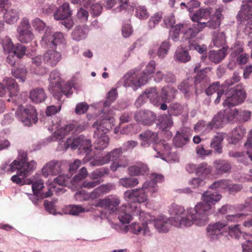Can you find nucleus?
<instances>
[{"label": "nucleus", "mask_w": 252, "mask_h": 252, "mask_svg": "<svg viewBox=\"0 0 252 252\" xmlns=\"http://www.w3.org/2000/svg\"><path fill=\"white\" fill-rule=\"evenodd\" d=\"M221 198V195L217 192L206 191L202 194V202L198 203L194 208L188 209V214L185 213L184 207L173 203L169 209L170 214L173 216L170 221L178 227H189L192 224L200 226L205 225L209 222V216L214 212L212 205Z\"/></svg>", "instance_id": "1"}, {"label": "nucleus", "mask_w": 252, "mask_h": 252, "mask_svg": "<svg viewBox=\"0 0 252 252\" xmlns=\"http://www.w3.org/2000/svg\"><path fill=\"white\" fill-rule=\"evenodd\" d=\"M227 95L223 103L224 107L228 106L224 110H222L226 119L227 122H231L234 119L238 120L239 113L236 109H231V107L237 105L244 101L246 98V92L241 87L237 86L236 88H230L225 94Z\"/></svg>", "instance_id": "2"}, {"label": "nucleus", "mask_w": 252, "mask_h": 252, "mask_svg": "<svg viewBox=\"0 0 252 252\" xmlns=\"http://www.w3.org/2000/svg\"><path fill=\"white\" fill-rule=\"evenodd\" d=\"M15 116L23 125L28 126L36 124L38 121L36 109L32 105L24 106L19 104L16 111Z\"/></svg>", "instance_id": "3"}, {"label": "nucleus", "mask_w": 252, "mask_h": 252, "mask_svg": "<svg viewBox=\"0 0 252 252\" xmlns=\"http://www.w3.org/2000/svg\"><path fill=\"white\" fill-rule=\"evenodd\" d=\"M36 163L34 160L27 162L26 159L24 162L21 163L20 167L17 168V174L12 176L11 180L13 183L17 185H23L25 184H31L32 181L28 180L26 181L25 178L30 175L36 168Z\"/></svg>", "instance_id": "4"}, {"label": "nucleus", "mask_w": 252, "mask_h": 252, "mask_svg": "<svg viewBox=\"0 0 252 252\" xmlns=\"http://www.w3.org/2000/svg\"><path fill=\"white\" fill-rule=\"evenodd\" d=\"M124 198L128 202L129 208L131 212L137 214L140 211L137 210L140 207V203L144 202L147 200V196L143 189H136L128 190L124 193Z\"/></svg>", "instance_id": "5"}, {"label": "nucleus", "mask_w": 252, "mask_h": 252, "mask_svg": "<svg viewBox=\"0 0 252 252\" xmlns=\"http://www.w3.org/2000/svg\"><path fill=\"white\" fill-rule=\"evenodd\" d=\"M18 39L22 43L31 42L34 37L29 19L24 18L17 28Z\"/></svg>", "instance_id": "6"}, {"label": "nucleus", "mask_w": 252, "mask_h": 252, "mask_svg": "<svg viewBox=\"0 0 252 252\" xmlns=\"http://www.w3.org/2000/svg\"><path fill=\"white\" fill-rule=\"evenodd\" d=\"M66 147H70L72 149L78 148L80 151L83 150L85 153H88L92 149L91 141L86 139L85 136L80 135L76 138H67L65 143Z\"/></svg>", "instance_id": "7"}, {"label": "nucleus", "mask_w": 252, "mask_h": 252, "mask_svg": "<svg viewBox=\"0 0 252 252\" xmlns=\"http://www.w3.org/2000/svg\"><path fill=\"white\" fill-rule=\"evenodd\" d=\"M123 153L122 148H115L110 152L107 153L103 157L96 158L90 162L92 166H100L109 163L116 161L122 156Z\"/></svg>", "instance_id": "8"}, {"label": "nucleus", "mask_w": 252, "mask_h": 252, "mask_svg": "<svg viewBox=\"0 0 252 252\" xmlns=\"http://www.w3.org/2000/svg\"><path fill=\"white\" fill-rule=\"evenodd\" d=\"M139 217L142 219L143 217H144L142 220L145 221L142 224L134 222L130 225V229L132 233L138 235L142 232L144 235H149L150 230L148 228L147 224L149 222L153 221V217H151L148 213H145L144 212H139Z\"/></svg>", "instance_id": "9"}, {"label": "nucleus", "mask_w": 252, "mask_h": 252, "mask_svg": "<svg viewBox=\"0 0 252 252\" xmlns=\"http://www.w3.org/2000/svg\"><path fill=\"white\" fill-rule=\"evenodd\" d=\"M145 98L150 99V102L155 106H158L160 104V100L161 99V95L158 94L157 90L155 88H151L146 91L137 99L135 105L136 107L141 106Z\"/></svg>", "instance_id": "10"}, {"label": "nucleus", "mask_w": 252, "mask_h": 252, "mask_svg": "<svg viewBox=\"0 0 252 252\" xmlns=\"http://www.w3.org/2000/svg\"><path fill=\"white\" fill-rule=\"evenodd\" d=\"M120 199L116 195H109L103 199H99L95 207H100L108 210L110 213L115 212L120 204Z\"/></svg>", "instance_id": "11"}, {"label": "nucleus", "mask_w": 252, "mask_h": 252, "mask_svg": "<svg viewBox=\"0 0 252 252\" xmlns=\"http://www.w3.org/2000/svg\"><path fill=\"white\" fill-rule=\"evenodd\" d=\"M134 119L139 124L145 126H151L156 122L157 117L156 114L152 111L140 110L135 113Z\"/></svg>", "instance_id": "12"}, {"label": "nucleus", "mask_w": 252, "mask_h": 252, "mask_svg": "<svg viewBox=\"0 0 252 252\" xmlns=\"http://www.w3.org/2000/svg\"><path fill=\"white\" fill-rule=\"evenodd\" d=\"M27 159V152L20 150L18 151V156L17 159L13 160L11 163H4L2 164L0 168L1 169L7 173L14 172L17 170V168L21 167V163Z\"/></svg>", "instance_id": "13"}, {"label": "nucleus", "mask_w": 252, "mask_h": 252, "mask_svg": "<svg viewBox=\"0 0 252 252\" xmlns=\"http://www.w3.org/2000/svg\"><path fill=\"white\" fill-rule=\"evenodd\" d=\"M64 41L63 34L61 32H56L52 35H48L46 32L42 37V44L46 45V47L54 48Z\"/></svg>", "instance_id": "14"}, {"label": "nucleus", "mask_w": 252, "mask_h": 252, "mask_svg": "<svg viewBox=\"0 0 252 252\" xmlns=\"http://www.w3.org/2000/svg\"><path fill=\"white\" fill-rule=\"evenodd\" d=\"M245 145L248 149L252 148V130L250 131V136L248 138ZM230 156L233 157L238 158L239 161L245 164L248 163L249 159H250L252 161V152L251 153L249 151L245 153L236 152L230 153Z\"/></svg>", "instance_id": "15"}, {"label": "nucleus", "mask_w": 252, "mask_h": 252, "mask_svg": "<svg viewBox=\"0 0 252 252\" xmlns=\"http://www.w3.org/2000/svg\"><path fill=\"white\" fill-rule=\"evenodd\" d=\"M125 78L126 86H130L133 87V89L145 85L148 82L141 73L140 75L135 73H127L125 76Z\"/></svg>", "instance_id": "16"}, {"label": "nucleus", "mask_w": 252, "mask_h": 252, "mask_svg": "<svg viewBox=\"0 0 252 252\" xmlns=\"http://www.w3.org/2000/svg\"><path fill=\"white\" fill-rule=\"evenodd\" d=\"M61 172V162L57 160H51L47 162L42 168V173L45 177L49 175H57Z\"/></svg>", "instance_id": "17"}, {"label": "nucleus", "mask_w": 252, "mask_h": 252, "mask_svg": "<svg viewBox=\"0 0 252 252\" xmlns=\"http://www.w3.org/2000/svg\"><path fill=\"white\" fill-rule=\"evenodd\" d=\"M84 130L83 126L79 125L77 126L74 124H70L61 127L55 131V134L57 138L62 139L63 137L69 133L74 134L77 132H80Z\"/></svg>", "instance_id": "18"}, {"label": "nucleus", "mask_w": 252, "mask_h": 252, "mask_svg": "<svg viewBox=\"0 0 252 252\" xmlns=\"http://www.w3.org/2000/svg\"><path fill=\"white\" fill-rule=\"evenodd\" d=\"M199 24V22L190 27L188 24L185 23L184 34L182 37L183 40H188L189 43H190V40L196 37L198 33L202 30V27L200 26Z\"/></svg>", "instance_id": "19"}, {"label": "nucleus", "mask_w": 252, "mask_h": 252, "mask_svg": "<svg viewBox=\"0 0 252 252\" xmlns=\"http://www.w3.org/2000/svg\"><path fill=\"white\" fill-rule=\"evenodd\" d=\"M221 11L220 8L216 9L214 14L212 15L209 21L207 22H199L200 26L202 27V29L206 27L211 29H216L219 28L222 17Z\"/></svg>", "instance_id": "20"}, {"label": "nucleus", "mask_w": 252, "mask_h": 252, "mask_svg": "<svg viewBox=\"0 0 252 252\" xmlns=\"http://www.w3.org/2000/svg\"><path fill=\"white\" fill-rule=\"evenodd\" d=\"M141 141V146L144 147H149L152 143H156L158 141V135L156 132L151 130H146L139 135Z\"/></svg>", "instance_id": "21"}, {"label": "nucleus", "mask_w": 252, "mask_h": 252, "mask_svg": "<svg viewBox=\"0 0 252 252\" xmlns=\"http://www.w3.org/2000/svg\"><path fill=\"white\" fill-rule=\"evenodd\" d=\"M73 86V84L71 82H68L63 86L61 83L56 89L53 90V95L59 100H61L63 94L69 97L73 93L72 90Z\"/></svg>", "instance_id": "22"}, {"label": "nucleus", "mask_w": 252, "mask_h": 252, "mask_svg": "<svg viewBox=\"0 0 252 252\" xmlns=\"http://www.w3.org/2000/svg\"><path fill=\"white\" fill-rule=\"evenodd\" d=\"M227 226L226 222H217L213 224H209L207 228V234L212 239L217 238L219 235L222 234L224 228Z\"/></svg>", "instance_id": "23"}, {"label": "nucleus", "mask_w": 252, "mask_h": 252, "mask_svg": "<svg viewBox=\"0 0 252 252\" xmlns=\"http://www.w3.org/2000/svg\"><path fill=\"white\" fill-rule=\"evenodd\" d=\"M61 59V54L52 48L48 50L43 55L44 63L52 67L56 66Z\"/></svg>", "instance_id": "24"}, {"label": "nucleus", "mask_w": 252, "mask_h": 252, "mask_svg": "<svg viewBox=\"0 0 252 252\" xmlns=\"http://www.w3.org/2000/svg\"><path fill=\"white\" fill-rule=\"evenodd\" d=\"M113 188L112 184H107L102 185L95 188L89 195L88 198L92 200L96 199L103 194L108 193Z\"/></svg>", "instance_id": "25"}, {"label": "nucleus", "mask_w": 252, "mask_h": 252, "mask_svg": "<svg viewBox=\"0 0 252 252\" xmlns=\"http://www.w3.org/2000/svg\"><path fill=\"white\" fill-rule=\"evenodd\" d=\"M213 8L211 7L201 8L197 10L191 16V19L193 22H196L197 23L200 22V21L203 19H208L211 17L213 13Z\"/></svg>", "instance_id": "26"}, {"label": "nucleus", "mask_w": 252, "mask_h": 252, "mask_svg": "<svg viewBox=\"0 0 252 252\" xmlns=\"http://www.w3.org/2000/svg\"><path fill=\"white\" fill-rule=\"evenodd\" d=\"M226 123H227L226 119L222 110L220 111L214 116L211 122H210L206 125V128L209 130L213 128H219Z\"/></svg>", "instance_id": "27"}, {"label": "nucleus", "mask_w": 252, "mask_h": 252, "mask_svg": "<svg viewBox=\"0 0 252 252\" xmlns=\"http://www.w3.org/2000/svg\"><path fill=\"white\" fill-rule=\"evenodd\" d=\"M153 220L154 221L155 227L160 232H167L171 225H173L170 219H167L162 217L156 220L153 218Z\"/></svg>", "instance_id": "28"}, {"label": "nucleus", "mask_w": 252, "mask_h": 252, "mask_svg": "<svg viewBox=\"0 0 252 252\" xmlns=\"http://www.w3.org/2000/svg\"><path fill=\"white\" fill-rule=\"evenodd\" d=\"M178 91L176 89L167 86L161 89V97L163 102H170L176 97Z\"/></svg>", "instance_id": "29"}, {"label": "nucleus", "mask_w": 252, "mask_h": 252, "mask_svg": "<svg viewBox=\"0 0 252 252\" xmlns=\"http://www.w3.org/2000/svg\"><path fill=\"white\" fill-rule=\"evenodd\" d=\"M3 84L4 87L9 92L11 96H17V93L19 92V88L18 83L12 77H6L3 80Z\"/></svg>", "instance_id": "30"}, {"label": "nucleus", "mask_w": 252, "mask_h": 252, "mask_svg": "<svg viewBox=\"0 0 252 252\" xmlns=\"http://www.w3.org/2000/svg\"><path fill=\"white\" fill-rule=\"evenodd\" d=\"M227 50V47L223 46L222 49L218 51H210L208 54L209 60L215 63H220L226 56Z\"/></svg>", "instance_id": "31"}, {"label": "nucleus", "mask_w": 252, "mask_h": 252, "mask_svg": "<svg viewBox=\"0 0 252 252\" xmlns=\"http://www.w3.org/2000/svg\"><path fill=\"white\" fill-rule=\"evenodd\" d=\"M71 11L69 9V5L68 3H64L59 7L54 14L55 19L57 20H64L70 17Z\"/></svg>", "instance_id": "32"}, {"label": "nucleus", "mask_w": 252, "mask_h": 252, "mask_svg": "<svg viewBox=\"0 0 252 252\" xmlns=\"http://www.w3.org/2000/svg\"><path fill=\"white\" fill-rule=\"evenodd\" d=\"M245 133V129L243 126H238L232 130L228 141L230 144H235L243 138Z\"/></svg>", "instance_id": "33"}, {"label": "nucleus", "mask_w": 252, "mask_h": 252, "mask_svg": "<svg viewBox=\"0 0 252 252\" xmlns=\"http://www.w3.org/2000/svg\"><path fill=\"white\" fill-rule=\"evenodd\" d=\"M225 133L220 132L213 137L210 143V147L214 149L216 153L221 154L222 150V142L225 137Z\"/></svg>", "instance_id": "34"}, {"label": "nucleus", "mask_w": 252, "mask_h": 252, "mask_svg": "<svg viewBox=\"0 0 252 252\" xmlns=\"http://www.w3.org/2000/svg\"><path fill=\"white\" fill-rule=\"evenodd\" d=\"M46 97V94L42 88L33 89L30 93V98L34 103H41L44 101Z\"/></svg>", "instance_id": "35"}, {"label": "nucleus", "mask_w": 252, "mask_h": 252, "mask_svg": "<svg viewBox=\"0 0 252 252\" xmlns=\"http://www.w3.org/2000/svg\"><path fill=\"white\" fill-rule=\"evenodd\" d=\"M128 174L131 176L143 175L148 172L147 166L142 163H139L135 165L129 166L128 169Z\"/></svg>", "instance_id": "36"}, {"label": "nucleus", "mask_w": 252, "mask_h": 252, "mask_svg": "<svg viewBox=\"0 0 252 252\" xmlns=\"http://www.w3.org/2000/svg\"><path fill=\"white\" fill-rule=\"evenodd\" d=\"M3 18L6 23L9 24H13L19 19V13L18 9L16 8H9L5 10Z\"/></svg>", "instance_id": "37"}, {"label": "nucleus", "mask_w": 252, "mask_h": 252, "mask_svg": "<svg viewBox=\"0 0 252 252\" xmlns=\"http://www.w3.org/2000/svg\"><path fill=\"white\" fill-rule=\"evenodd\" d=\"M188 134L184 131H178L173 138V144L176 148H181L189 141Z\"/></svg>", "instance_id": "38"}, {"label": "nucleus", "mask_w": 252, "mask_h": 252, "mask_svg": "<svg viewBox=\"0 0 252 252\" xmlns=\"http://www.w3.org/2000/svg\"><path fill=\"white\" fill-rule=\"evenodd\" d=\"M88 31V29L86 26L76 27L72 33V38L78 41L83 40L87 37Z\"/></svg>", "instance_id": "39"}, {"label": "nucleus", "mask_w": 252, "mask_h": 252, "mask_svg": "<svg viewBox=\"0 0 252 252\" xmlns=\"http://www.w3.org/2000/svg\"><path fill=\"white\" fill-rule=\"evenodd\" d=\"M214 167L217 174L228 172L231 168L230 164L226 160H218L214 162Z\"/></svg>", "instance_id": "40"}, {"label": "nucleus", "mask_w": 252, "mask_h": 252, "mask_svg": "<svg viewBox=\"0 0 252 252\" xmlns=\"http://www.w3.org/2000/svg\"><path fill=\"white\" fill-rule=\"evenodd\" d=\"M50 82L49 87L53 92L54 89H56L58 86L63 83V80L60 77V74L58 70H54L51 72L49 78Z\"/></svg>", "instance_id": "41"}, {"label": "nucleus", "mask_w": 252, "mask_h": 252, "mask_svg": "<svg viewBox=\"0 0 252 252\" xmlns=\"http://www.w3.org/2000/svg\"><path fill=\"white\" fill-rule=\"evenodd\" d=\"M13 77L19 80V81L24 82L27 78V70L25 66H20L13 68L11 71Z\"/></svg>", "instance_id": "42"}, {"label": "nucleus", "mask_w": 252, "mask_h": 252, "mask_svg": "<svg viewBox=\"0 0 252 252\" xmlns=\"http://www.w3.org/2000/svg\"><path fill=\"white\" fill-rule=\"evenodd\" d=\"M185 24V23L176 24L171 28L172 33L170 35V38L174 42L179 40L180 33L184 34Z\"/></svg>", "instance_id": "43"}, {"label": "nucleus", "mask_w": 252, "mask_h": 252, "mask_svg": "<svg viewBox=\"0 0 252 252\" xmlns=\"http://www.w3.org/2000/svg\"><path fill=\"white\" fill-rule=\"evenodd\" d=\"M159 126L161 129L164 131H167L173 125V122L170 114L163 115L161 116L159 119Z\"/></svg>", "instance_id": "44"}, {"label": "nucleus", "mask_w": 252, "mask_h": 252, "mask_svg": "<svg viewBox=\"0 0 252 252\" xmlns=\"http://www.w3.org/2000/svg\"><path fill=\"white\" fill-rule=\"evenodd\" d=\"M126 206L123 205L118 210V219L120 221L124 223H128L132 220V216L127 212Z\"/></svg>", "instance_id": "45"}, {"label": "nucleus", "mask_w": 252, "mask_h": 252, "mask_svg": "<svg viewBox=\"0 0 252 252\" xmlns=\"http://www.w3.org/2000/svg\"><path fill=\"white\" fill-rule=\"evenodd\" d=\"M156 65V62L154 61H151L146 65L145 70L141 73L147 82L153 77V73L155 70Z\"/></svg>", "instance_id": "46"}, {"label": "nucleus", "mask_w": 252, "mask_h": 252, "mask_svg": "<svg viewBox=\"0 0 252 252\" xmlns=\"http://www.w3.org/2000/svg\"><path fill=\"white\" fill-rule=\"evenodd\" d=\"M120 185L126 188H131L139 184L137 178L134 177L124 178L120 179Z\"/></svg>", "instance_id": "47"}, {"label": "nucleus", "mask_w": 252, "mask_h": 252, "mask_svg": "<svg viewBox=\"0 0 252 252\" xmlns=\"http://www.w3.org/2000/svg\"><path fill=\"white\" fill-rule=\"evenodd\" d=\"M95 139L94 146L96 149L102 150L108 145L109 138L108 136H103L100 138H95Z\"/></svg>", "instance_id": "48"}, {"label": "nucleus", "mask_w": 252, "mask_h": 252, "mask_svg": "<svg viewBox=\"0 0 252 252\" xmlns=\"http://www.w3.org/2000/svg\"><path fill=\"white\" fill-rule=\"evenodd\" d=\"M212 172V167L205 163H201L198 165L197 175L202 177H209Z\"/></svg>", "instance_id": "49"}, {"label": "nucleus", "mask_w": 252, "mask_h": 252, "mask_svg": "<svg viewBox=\"0 0 252 252\" xmlns=\"http://www.w3.org/2000/svg\"><path fill=\"white\" fill-rule=\"evenodd\" d=\"M109 173V168L106 167H102L92 172L90 177L92 179H98L108 175Z\"/></svg>", "instance_id": "50"}, {"label": "nucleus", "mask_w": 252, "mask_h": 252, "mask_svg": "<svg viewBox=\"0 0 252 252\" xmlns=\"http://www.w3.org/2000/svg\"><path fill=\"white\" fill-rule=\"evenodd\" d=\"M178 89L184 94L186 97H189L191 94L193 87L192 85H189L187 80H184L180 83L178 86Z\"/></svg>", "instance_id": "51"}, {"label": "nucleus", "mask_w": 252, "mask_h": 252, "mask_svg": "<svg viewBox=\"0 0 252 252\" xmlns=\"http://www.w3.org/2000/svg\"><path fill=\"white\" fill-rule=\"evenodd\" d=\"M176 60H178L182 62H187L190 59V57L189 55V53L183 49H178L176 51L174 56Z\"/></svg>", "instance_id": "52"}, {"label": "nucleus", "mask_w": 252, "mask_h": 252, "mask_svg": "<svg viewBox=\"0 0 252 252\" xmlns=\"http://www.w3.org/2000/svg\"><path fill=\"white\" fill-rule=\"evenodd\" d=\"M128 164V160L119 158L116 161L111 163L110 168L112 171L115 172L120 168H126Z\"/></svg>", "instance_id": "53"}, {"label": "nucleus", "mask_w": 252, "mask_h": 252, "mask_svg": "<svg viewBox=\"0 0 252 252\" xmlns=\"http://www.w3.org/2000/svg\"><path fill=\"white\" fill-rule=\"evenodd\" d=\"M170 45L169 42L168 41H164L162 42L157 52L159 58H163L167 55Z\"/></svg>", "instance_id": "54"}, {"label": "nucleus", "mask_w": 252, "mask_h": 252, "mask_svg": "<svg viewBox=\"0 0 252 252\" xmlns=\"http://www.w3.org/2000/svg\"><path fill=\"white\" fill-rule=\"evenodd\" d=\"M96 121H99V125L104 126L103 127V130L104 131L108 132L110 130L112 126H114V118H107L102 119V120H98Z\"/></svg>", "instance_id": "55"}, {"label": "nucleus", "mask_w": 252, "mask_h": 252, "mask_svg": "<svg viewBox=\"0 0 252 252\" xmlns=\"http://www.w3.org/2000/svg\"><path fill=\"white\" fill-rule=\"evenodd\" d=\"M183 110V107L180 103H174L171 104L169 106L168 114L177 116L181 114Z\"/></svg>", "instance_id": "56"}, {"label": "nucleus", "mask_w": 252, "mask_h": 252, "mask_svg": "<svg viewBox=\"0 0 252 252\" xmlns=\"http://www.w3.org/2000/svg\"><path fill=\"white\" fill-rule=\"evenodd\" d=\"M104 126L99 125V121H96L93 125V127L95 129L94 131V137L95 138H100L103 136H107L106 133L107 131H104L103 130V126Z\"/></svg>", "instance_id": "57"}, {"label": "nucleus", "mask_w": 252, "mask_h": 252, "mask_svg": "<svg viewBox=\"0 0 252 252\" xmlns=\"http://www.w3.org/2000/svg\"><path fill=\"white\" fill-rule=\"evenodd\" d=\"M225 35L223 32L218 33L213 39L214 46L218 47L223 46L225 43Z\"/></svg>", "instance_id": "58"}, {"label": "nucleus", "mask_w": 252, "mask_h": 252, "mask_svg": "<svg viewBox=\"0 0 252 252\" xmlns=\"http://www.w3.org/2000/svg\"><path fill=\"white\" fill-rule=\"evenodd\" d=\"M225 89V86L220 87V83L219 82H216L211 85L206 90V93L207 95H211L215 92L220 91H222Z\"/></svg>", "instance_id": "59"}, {"label": "nucleus", "mask_w": 252, "mask_h": 252, "mask_svg": "<svg viewBox=\"0 0 252 252\" xmlns=\"http://www.w3.org/2000/svg\"><path fill=\"white\" fill-rule=\"evenodd\" d=\"M135 16L140 19H146L149 14L147 8L143 6H138L135 8Z\"/></svg>", "instance_id": "60"}, {"label": "nucleus", "mask_w": 252, "mask_h": 252, "mask_svg": "<svg viewBox=\"0 0 252 252\" xmlns=\"http://www.w3.org/2000/svg\"><path fill=\"white\" fill-rule=\"evenodd\" d=\"M2 44L3 50L5 52L8 53H12V51H13L15 46L9 37H5L3 39Z\"/></svg>", "instance_id": "61"}, {"label": "nucleus", "mask_w": 252, "mask_h": 252, "mask_svg": "<svg viewBox=\"0 0 252 252\" xmlns=\"http://www.w3.org/2000/svg\"><path fill=\"white\" fill-rule=\"evenodd\" d=\"M230 185V181L227 180H221L215 182L210 186V188L215 189H228Z\"/></svg>", "instance_id": "62"}, {"label": "nucleus", "mask_w": 252, "mask_h": 252, "mask_svg": "<svg viewBox=\"0 0 252 252\" xmlns=\"http://www.w3.org/2000/svg\"><path fill=\"white\" fill-rule=\"evenodd\" d=\"M117 95L116 89H111L108 93L106 99L104 102V106L105 107L109 106L116 100Z\"/></svg>", "instance_id": "63"}, {"label": "nucleus", "mask_w": 252, "mask_h": 252, "mask_svg": "<svg viewBox=\"0 0 252 252\" xmlns=\"http://www.w3.org/2000/svg\"><path fill=\"white\" fill-rule=\"evenodd\" d=\"M26 48L24 45L21 44H18L16 46H15L12 53L13 55H15L18 59H21L25 54Z\"/></svg>", "instance_id": "64"}]
</instances>
